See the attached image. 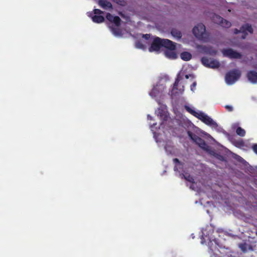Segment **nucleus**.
<instances>
[{"label": "nucleus", "instance_id": "1", "mask_svg": "<svg viewBox=\"0 0 257 257\" xmlns=\"http://www.w3.org/2000/svg\"><path fill=\"white\" fill-rule=\"evenodd\" d=\"M192 32L197 38L204 42H208L210 40V35L206 32L205 26L202 23L195 26L193 29Z\"/></svg>", "mask_w": 257, "mask_h": 257}, {"label": "nucleus", "instance_id": "2", "mask_svg": "<svg viewBox=\"0 0 257 257\" xmlns=\"http://www.w3.org/2000/svg\"><path fill=\"white\" fill-rule=\"evenodd\" d=\"M241 76V72L238 69L230 70L225 74V79L226 83L231 85L234 83Z\"/></svg>", "mask_w": 257, "mask_h": 257}, {"label": "nucleus", "instance_id": "3", "mask_svg": "<svg viewBox=\"0 0 257 257\" xmlns=\"http://www.w3.org/2000/svg\"><path fill=\"white\" fill-rule=\"evenodd\" d=\"M187 135L190 139L200 148L205 151H207L208 150V146L205 141L201 138L193 134L190 131H187Z\"/></svg>", "mask_w": 257, "mask_h": 257}, {"label": "nucleus", "instance_id": "4", "mask_svg": "<svg viewBox=\"0 0 257 257\" xmlns=\"http://www.w3.org/2000/svg\"><path fill=\"white\" fill-rule=\"evenodd\" d=\"M247 32H248L250 34H252L253 32V30L251 25L249 24H245L241 26L239 30L234 29L233 31L235 34H238L239 33H242L241 38L242 39H245L247 37L248 35Z\"/></svg>", "mask_w": 257, "mask_h": 257}, {"label": "nucleus", "instance_id": "5", "mask_svg": "<svg viewBox=\"0 0 257 257\" xmlns=\"http://www.w3.org/2000/svg\"><path fill=\"white\" fill-rule=\"evenodd\" d=\"M212 21L214 23L226 28H228L231 26V24L230 22L223 19L219 15H214L212 17Z\"/></svg>", "mask_w": 257, "mask_h": 257}, {"label": "nucleus", "instance_id": "6", "mask_svg": "<svg viewBox=\"0 0 257 257\" xmlns=\"http://www.w3.org/2000/svg\"><path fill=\"white\" fill-rule=\"evenodd\" d=\"M222 52L224 56L227 57L230 59H240L242 57L240 53L233 50L231 48L223 49Z\"/></svg>", "mask_w": 257, "mask_h": 257}, {"label": "nucleus", "instance_id": "7", "mask_svg": "<svg viewBox=\"0 0 257 257\" xmlns=\"http://www.w3.org/2000/svg\"><path fill=\"white\" fill-rule=\"evenodd\" d=\"M162 39L159 37H156L153 40L149 50L150 52L159 51L162 47Z\"/></svg>", "mask_w": 257, "mask_h": 257}, {"label": "nucleus", "instance_id": "8", "mask_svg": "<svg viewBox=\"0 0 257 257\" xmlns=\"http://www.w3.org/2000/svg\"><path fill=\"white\" fill-rule=\"evenodd\" d=\"M197 48L201 52L205 54L215 55L217 53V51L215 49H214L212 46H206L198 45H197Z\"/></svg>", "mask_w": 257, "mask_h": 257}, {"label": "nucleus", "instance_id": "9", "mask_svg": "<svg viewBox=\"0 0 257 257\" xmlns=\"http://www.w3.org/2000/svg\"><path fill=\"white\" fill-rule=\"evenodd\" d=\"M165 87L162 85H157L154 87L150 92V95L152 97H155L161 95L164 91Z\"/></svg>", "mask_w": 257, "mask_h": 257}, {"label": "nucleus", "instance_id": "10", "mask_svg": "<svg viewBox=\"0 0 257 257\" xmlns=\"http://www.w3.org/2000/svg\"><path fill=\"white\" fill-rule=\"evenodd\" d=\"M186 110L189 112L190 114H192L193 116H195L197 118L201 120L202 121L206 116V114L201 111H196L194 110L191 108L190 107L188 106H185Z\"/></svg>", "mask_w": 257, "mask_h": 257}, {"label": "nucleus", "instance_id": "11", "mask_svg": "<svg viewBox=\"0 0 257 257\" xmlns=\"http://www.w3.org/2000/svg\"><path fill=\"white\" fill-rule=\"evenodd\" d=\"M106 19L110 22L114 24L116 27L120 25L121 19L118 16H113L110 13H107L106 15Z\"/></svg>", "mask_w": 257, "mask_h": 257}, {"label": "nucleus", "instance_id": "12", "mask_svg": "<svg viewBox=\"0 0 257 257\" xmlns=\"http://www.w3.org/2000/svg\"><path fill=\"white\" fill-rule=\"evenodd\" d=\"M162 47H165L167 50H175L176 43L169 39H162Z\"/></svg>", "mask_w": 257, "mask_h": 257}, {"label": "nucleus", "instance_id": "13", "mask_svg": "<svg viewBox=\"0 0 257 257\" xmlns=\"http://www.w3.org/2000/svg\"><path fill=\"white\" fill-rule=\"evenodd\" d=\"M248 81L252 84L257 83V72L254 70L249 71L246 74Z\"/></svg>", "mask_w": 257, "mask_h": 257}, {"label": "nucleus", "instance_id": "14", "mask_svg": "<svg viewBox=\"0 0 257 257\" xmlns=\"http://www.w3.org/2000/svg\"><path fill=\"white\" fill-rule=\"evenodd\" d=\"M183 79V77L181 76V74L179 73L177 75V78L175 79V81L173 84V87L172 88V91L171 92V95L172 96L176 95L177 93L176 92V90L178 89V85L179 84V82Z\"/></svg>", "mask_w": 257, "mask_h": 257}, {"label": "nucleus", "instance_id": "15", "mask_svg": "<svg viewBox=\"0 0 257 257\" xmlns=\"http://www.w3.org/2000/svg\"><path fill=\"white\" fill-rule=\"evenodd\" d=\"M202 122L214 128H216L218 126L217 123L207 115H206Z\"/></svg>", "mask_w": 257, "mask_h": 257}, {"label": "nucleus", "instance_id": "16", "mask_svg": "<svg viewBox=\"0 0 257 257\" xmlns=\"http://www.w3.org/2000/svg\"><path fill=\"white\" fill-rule=\"evenodd\" d=\"M98 5L104 9H112V6L111 3L106 0H99Z\"/></svg>", "mask_w": 257, "mask_h": 257}, {"label": "nucleus", "instance_id": "17", "mask_svg": "<svg viewBox=\"0 0 257 257\" xmlns=\"http://www.w3.org/2000/svg\"><path fill=\"white\" fill-rule=\"evenodd\" d=\"M175 50H166L165 52V56L171 59H175L177 58V55Z\"/></svg>", "mask_w": 257, "mask_h": 257}, {"label": "nucleus", "instance_id": "18", "mask_svg": "<svg viewBox=\"0 0 257 257\" xmlns=\"http://www.w3.org/2000/svg\"><path fill=\"white\" fill-rule=\"evenodd\" d=\"M156 113L158 116H160V118L166 120L168 118V115L166 114V111L162 108H159L156 111Z\"/></svg>", "mask_w": 257, "mask_h": 257}, {"label": "nucleus", "instance_id": "19", "mask_svg": "<svg viewBox=\"0 0 257 257\" xmlns=\"http://www.w3.org/2000/svg\"><path fill=\"white\" fill-rule=\"evenodd\" d=\"M171 34L174 37H175L178 39H181L182 36L181 32L175 28H173L171 29Z\"/></svg>", "mask_w": 257, "mask_h": 257}, {"label": "nucleus", "instance_id": "20", "mask_svg": "<svg viewBox=\"0 0 257 257\" xmlns=\"http://www.w3.org/2000/svg\"><path fill=\"white\" fill-rule=\"evenodd\" d=\"M181 58L185 61L190 60L192 58V55L188 52H183L180 54Z\"/></svg>", "mask_w": 257, "mask_h": 257}, {"label": "nucleus", "instance_id": "21", "mask_svg": "<svg viewBox=\"0 0 257 257\" xmlns=\"http://www.w3.org/2000/svg\"><path fill=\"white\" fill-rule=\"evenodd\" d=\"M219 66L220 63L218 61L214 59H210L208 67L211 68H218Z\"/></svg>", "mask_w": 257, "mask_h": 257}, {"label": "nucleus", "instance_id": "22", "mask_svg": "<svg viewBox=\"0 0 257 257\" xmlns=\"http://www.w3.org/2000/svg\"><path fill=\"white\" fill-rule=\"evenodd\" d=\"M93 22L96 23H101L104 21V18L102 16L94 15L92 17Z\"/></svg>", "mask_w": 257, "mask_h": 257}, {"label": "nucleus", "instance_id": "23", "mask_svg": "<svg viewBox=\"0 0 257 257\" xmlns=\"http://www.w3.org/2000/svg\"><path fill=\"white\" fill-rule=\"evenodd\" d=\"M180 176H181L182 178H184L186 180L189 181V182H194V178L188 173L186 174H180Z\"/></svg>", "mask_w": 257, "mask_h": 257}, {"label": "nucleus", "instance_id": "24", "mask_svg": "<svg viewBox=\"0 0 257 257\" xmlns=\"http://www.w3.org/2000/svg\"><path fill=\"white\" fill-rule=\"evenodd\" d=\"M236 133L237 135H238L240 137H244L245 135V130L240 127H238L237 128V129L236 130Z\"/></svg>", "mask_w": 257, "mask_h": 257}, {"label": "nucleus", "instance_id": "25", "mask_svg": "<svg viewBox=\"0 0 257 257\" xmlns=\"http://www.w3.org/2000/svg\"><path fill=\"white\" fill-rule=\"evenodd\" d=\"M173 161V162L175 164H176V165L174 168V170L175 171H178V169H179V168L178 167V165L179 166H182V165L180 161L179 160V159L177 158H174Z\"/></svg>", "mask_w": 257, "mask_h": 257}, {"label": "nucleus", "instance_id": "26", "mask_svg": "<svg viewBox=\"0 0 257 257\" xmlns=\"http://www.w3.org/2000/svg\"><path fill=\"white\" fill-rule=\"evenodd\" d=\"M210 60V59H208L206 57H203L201 59L202 64L207 67H208V64H209Z\"/></svg>", "mask_w": 257, "mask_h": 257}, {"label": "nucleus", "instance_id": "27", "mask_svg": "<svg viewBox=\"0 0 257 257\" xmlns=\"http://www.w3.org/2000/svg\"><path fill=\"white\" fill-rule=\"evenodd\" d=\"M136 47L137 48L142 49H144L145 48L144 45L140 41H138L136 43Z\"/></svg>", "mask_w": 257, "mask_h": 257}, {"label": "nucleus", "instance_id": "28", "mask_svg": "<svg viewBox=\"0 0 257 257\" xmlns=\"http://www.w3.org/2000/svg\"><path fill=\"white\" fill-rule=\"evenodd\" d=\"M234 145L237 147H242L244 146V142L242 140L236 141L234 142Z\"/></svg>", "mask_w": 257, "mask_h": 257}, {"label": "nucleus", "instance_id": "29", "mask_svg": "<svg viewBox=\"0 0 257 257\" xmlns=\"http://www.w3.org/2000/svg\"><path fill=\"white\" fill-rule=\"evenodd\" d=\"M93 12L95 15H100L103 13V12L99 9H94Z\"/></svg>", "mask_w": 257, "mask_h": 257}, {"label": "nucleus", "instance_id": "30", "mask_svg": "<svg viewBox=\"0 0 257 257\" xmlns=\"http://www.w3.org/2000/svg\"><path fill=\"white\" fill-rule=\"evenodd\" d=\"M225 108L226 109V110L229 112H231L233 110V107L230 105H226L225 106Z\"/></svg>", "mask_w": 257, "mask_h": 257}, {"label": "nucleus", "instance_id": "31", "mask_svg": "<svg viewBox=\"0 0 257 257\" xmlns=\"http://www.w3.org/2000/svg\"><path fill=\"white\" fill-rule=\"evenodd\" d=\"M196 85H197V83L196 82H194L191 85V87H190V88H191V90L192 91H194V90L196 88Z\"/></svg>", "mask_w": 257, "mask_h": 257}, {"label": "nucleus", "instance_id": "32", "mask_svg": "<svg viewBox=\"0 0 257 257\" xmlns=\"http://www.w3.org/2000/svg\"><path fill=\"white\" fill-rule=\"evenodd\" d=\"M239 247L243 251H246V247L244 244H240Z\"/></svg>", "mask_w": 257, "mask_h": 257}, {"label": "nucleus", "instance_id": "33", "mask_svg": "<svg viewBox=\"0 0 257 257\" xmlns=\"http://www.w3.org/2000/svg\"><path fill=\"white\" fill-rule=\"evenodd\" d=\"M115 3L120 5H122L124 3L123 0H113Z\"/></svg>", "mask_w": 257, "mask_h": 257}, {"label": "nucleus", "instance_id": "34", "mask_svg": "<svg viewBox=\"0 0 257 257\" xmlns=\"http://www.w3.org/2000/svg\"><path fill=\"white\" fill-rule=\"evenodd\" d=\"M150 37H151L150 34H144L143 35V38H145L146 40L149 39Z\"/></svg>", "mask_w": 257, "mask_h": 257}, {"label": "nucleus", "instance_id": "35", "mask_svg": "<svg viewBox=\"0 0 257 257\" xmlns=\"http://www.w3.org/2000/svg\"><path fill=\"white\" fill-rule=\"evenodd\" d=\"M252 150L257 154V144H255L252 146Z\"/></svg>", "mask_w": 257, "mask_h": 257}, {"label": "nucleus", "instance_id": "36", "mask_svg": "<svg viewBox=\"0 0 257 257\" xmlns=\"http://www.w3.org/2000/svg\"><path fill=\"white\" fill-rule=\"evenodd\" d=\"M185 78H186V79H188V78H189V77H192V78H194L193 75H192V74H189V75L186 74V75H185Z\"/></svg>", "mask_w": 257, "mask_h": 257}, {"label": "nucleus", "instance_id": "37", "mask_svg": "<svg viewBox=\"0 0 257 257\" xmlns=\"http://www.w3.org/2000/svg\"><path fill=\"white\" fill-rule=\"evenodd\" d=\"M184 86H183L182 89L179 90V92L180 93H182L184 92Z\"/></svg>", "mask_w": 257, "mask_h": 257}, {"label": "nucleus", "instance_id": "38", "mask_svg": "<svg viewBox=\"0 0 257 257\" xmlns=\"http://www.w3.org/2000/svg\"><path fill=\"white\" fill-rule=\"evenodd\" d=\"M148 118H149V117H150V119H152V117H151V116H150L149 115H148Z\"/></svg>", "mask_w": 257, "mask_h": 257}, {"label": "nucleus", "instance_id": "39", "mask_svg": "<svg viewBox=\"0 0 257 257\" xmlns=\"http://www.w3.org/2000/svg\"><path fill=\"white\" fill-rule=\"evenodd\" d=\"M112 30L114 32V33H116L115 31V29H112Z\"/></svg>", "mask_w": 257, "mask_h": 257}, {"label": "nucleus", "instance_id": "40", "mask_svg": "<svg viewBox=\"0 0 257 257\" xmlns=\"http://www.w3.org/2000/svg\"><path fill=\"white\" fill-rule=\"evenodd\" d=\"M155 125H156V123H154L153 124V126H155Z\"/></svg>", "mask_w": 257, "mask_h": 257}]
</instances>
